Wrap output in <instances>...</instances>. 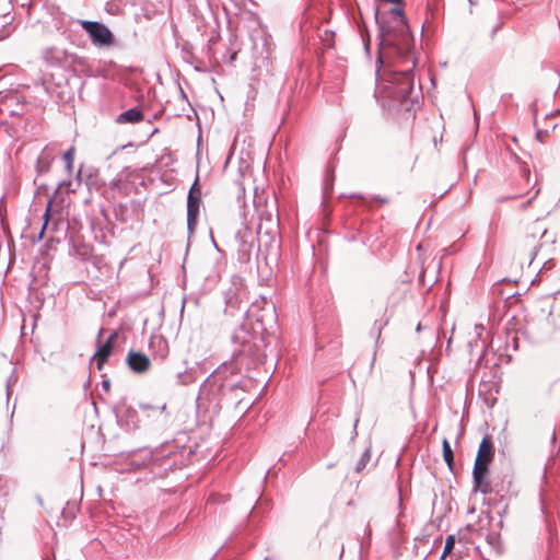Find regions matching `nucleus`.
<instances>
[{"label": "nucleus", "instance_id": "nucleus-42", "mask_svg": "<svg viewBox=\"0 0 560 560\" xmlns=\"http://www.w3.org/2000/svg\"><path fill=\"white\" fill-rule=\"evenodd\" d=\"M539 190L535 191V195L533 196V198H535L537 195H538Z\"/></svg>", "mask_w": 560, "mask_h": 560}, {"label": "nucleus", "instance_id": "nucleus-19", "mask_svg": "<svg viewBox=\"0 0 560 560\" xmlns=\"http://www.w3.org/2000/svg\"><path fill=\"white\" fill-rule=\"evenodd\" d=\"M370 459L371 452L370 448H366L355 465V471L361 472L366 467V464L370 462Z\"/></svg>", "mask_w": 560, "mask_h": 560}, {"label": "nucleus", "instance_id": "nucleus-20", "mask_svg": "<svg viewBox=\"0 0 560 560\" xmlns=\"http://www.w3.org/2000/svg\"><path fill=\"white\" fill-rule=\"evenodd\" d=\"M62 160L65 161L66 163V168L71 172L72 170V166H73V160H74V148H70L68 149L63 155H62Z\"/></svg>", "mask_w": 560, "mask_h": 560}, {"label": "nucleus", "instance_id": "nucleus-28", "mask_svg": "<svg viewBox=\"0 0 560 560\" xmlns=\"http://www.w3.org/2000/svg\"><path fill=\"white\" fill-rule=\"evenodd\" d=\"M553 266V261L552 260H548V261H545L542 268L540 269V273L542 272V270L545 269H550L551 267Z\"/></svg>", "mask_w": 560, "mask_h": 560}, {"label": "nucleus", "instance_id": "nucleus-3", "mask_svg": "<svg viewBox=\"0 0 560 560\" xmlns=\"http://www.w3.org/2000/svg\"><path fill=\"white\" fill-rule=\"evenodd\" d=\"M237 244L236 258L241 264H247L253 256H258L259 246L256 244V235L252 228L244 225L235 234Z\"/></svg>", "mask_w": 560, "mask_h": 560}, {"label": "nucleus", "instance_id": "nucleus-15", "mask_svg": "<svg viewBox=\"0 0 560 560\" xmlns=\"http://www.w3.org/2000/svg\"><path fill=\"white\" fill-rule=\"evenodd\" d=\"M54 156L49 153L48 148H45L36 161V171L38 174L47 173L50 170Z\"/></svg>", "mask_w": 560, "mask_h": 560}, {"label": "nucleus", "instance_id": "nucleus-38", "mask_svg": "<svg viewBox=\"0 0 560 560\" xmlns=\"http://www.w3.org/2000/svg\"><path fill=\"white\" fill-rule=\"evenodd\" d=\"M359 422V419H355V422H354V434H357V424Z\"/></svg>", "mask_w": 560, "mask_h": 560}, {"label": "nucleus", "instance_id": "nucleus-14", "mask_svg": "<svg viewBox=\"0 0 560 560\" xmlns=\"http://www.w3.org/2000/svg\"><path fill=\"white\" fill-rule=\"evenodd\" d=\"M240 389H242L240 383H225L220 385V392L223 399L231 400V402H235L236 405L242 401V398H238L237 395Z\"/></svg>", "mask_w": 560, "mask_h": 560}, {"label": "nucleus", "instance_id": "nucleus-22", "mask_svg": "<svg viewBox=\"0 0 560 560\" xmlns=\"http://www.w3.org/2000/svg\"><path fill=\"white\" fill-rule=\"evenodd\" d=\"M215 382V377L211 380V375L207 377L200 385L198 399H201L209 390V387Z\"/></svg>", "mask_w": 560, "mask_h": 560}, {"label": "nucleus", "instance_id": "nucleus-9", "mask_svg": "<svg viewBox=\"0 0 560 560\" xmlns=\"http://www.w3.org/2000/svg\"><path fill=\"white\" fill-rule=\"evenodd\" d=\"M489 468L474 467L472 479L475 491H480L482 494L491 493V482L488 477Z\"/></svg>", "mask_w": 560, "mask_h": 560}, {"label": "nucleus", "instance_id": "nucleus-11", "mask_svg": "<svg viewBox=\"0 0 560 560\" xmlns=\"http://www.w3.org/2000/svg\"><path fill=\"white\" fill-rule=\"evenodd\" d=\"M200 205V197H187V230L189 234L194 233L196 229Z\"/></svg>", "mask_w": 560, "mask_h": 560}, {"label": "nucleus", "instance_id": "nucleus-2", "mask_svg": "<svg viewBox=\"0 0 560 560\" xmlns=\"http://www.w3.org/2000/svg\"><path fill=\"white\" fill-rule=\"evenodd\" d=\"M260 201L261 198L256 196L254 203L256 210L259 212L260 223L257 226L256 240H258L259 248L262 246L268 255L272 254L275 256L278 255V250L280 248V237H279V217L273 218L272 210L277 211V200H271L270 211L265 213V211L260 210Z\"/></svg>", "mask_w": 560, "mask_h": 560}, {"label": "nucleus", "instance_id": "nucleus-34", "mask_svg": "<svg viewBox=\"0 0 560 560\" xmlns=\"http://www.w3.org/2000/svg\"><path fill=\"white\" fill-rule=\"evenodd\" d=\"M540 246H541L540 244H539V245H535V246H534V248H533V250H532V256H536V255H537V253H538V250H539Z\"/></svg>", "mask_w": 560, "mask_h": 560}, {"label": "nucleus", "instance_id": "nucleus-8", "mask_svg": "<svg viewBox=\"0 0 560 560\" xmlns=\"http://www.w3.org/2000/svg\"><path fill=\"white\" fill-rule=\"evenodd\" d=\"M493 455H494V446H493L492 440L490 436L486 435L482 438V440L479 444V448L477 452L474 467L488 468V465L493 459Z\"/></svg>", "mask_w": 560, "mask_h": 560}, {"label": "nucleus", "instance_id": "nucleus-37", "mask_svg": "<svg viewBox=\"0 0 560 560\" xmlns=\"http://www.w3.org/2000/svg\"><path fill=\"white\" fill-rule=\"evenodd\" d=\"M36 499H37V502H38L40 505H43V499H42L39 495H37V498H36Z\"/></svg>", "mask_w": 560, "mask_h": 560}, {"label": "nucleus", "instance_id": "nucleus-13", "mask_svg": "<svg viewBox=\"0 0 560 560\" xmlns=\"http://www.w3.org/2000/svg\"><path fill=\"white\" fill-rule=\"evenodd\" d=\"M143 119V113L139 107H132L119 114L115 121L119 125L136 124Z\"/></svg>", "mask_w": 560, "mask_h": 560}, {"label": "nucleus", "instance_id": "nucleus-29", "mask_svg": "<svg viewBox=\"0 0 560 560\" xmlns=\"http://www.w3.org/2000/svg\"><path fill=\"white\" fill-rule=\"evenodd\" d=\"M225 302L229 306H234L236 304V299L233 296H226Z\"/></svg>", "mask_w": 560, "mask_h": 560}, {"label": "nucleus", "instance_id": "nucleus-35", "mask_svg": "<svg viewBox=\"0 0 560 560\" xmlns=\"http://www.w3.org/2000/svg\"><path fill=\"white\" fill-rule=\"evenodd\" d=\"M363 44H364L365 50L369 51V49H370L369 40L368 39L365 40L363 38Z\"/></svg>", "mask_w": 560, "mask_h": 560}, {"label": "nucleus", "instance_id": "nucleus-25", "mask_svg": "<svg viewBox=\"0 0 560 560\" xmlns=\"http://www.w3.org/2000/svg\"><path fill=\"white\" fill-rule=\"evenodd\" d=\"M16 381H18V376H16L15 370H13L11 375L9 376L8 381H7V392H8V394L10 393L11 385L13 383H16Z\"/></svg>", "mask_w": 560, "mask_h": 560}, {"label": "nucleus", "instance_id": "nucleus-1", "mask_svg": "<svg viewBox=\"0 0 560 560\" xmlns=\"http://www.w3.org/2000/svg\"><path fill=\"white\" fill-rule=\"evenodd\" d=\"M375 21L380 35L377 62L383 67L376 71L377 101L389 114L415 116L420 108L421 86H415L413 36L407 18L401 8L394 7L382 16L376 10Z\"/></svg>", "mask_w": 560, "mask_h": 560}, {"label": "nucleus", "instance_id": "nucleus-27", "mask_svg": "<svg viewBox=\"0 0 560 560\" xmlns=\"http://www.w3.org/2000/svg\"><path fill=\"white\" fill-rule=\"evenodd\" d=\"M101 385L105 392H108L110 389V381L109 380H103Z\"/></svg>", "mask_w": 560, "mask_h": 560}, {"label": "nucleus", "instance_id": "nucleus-24", "mask_svg": "<svg viewBox=\"0 0 560 560\" xmlns=\"http://www.w3.org/2000/svg\"><path fill=\"white\" fill-rule=\"evenodd\" d=\"M187 197H200L201 198V189L198 184V177H196L195 182L192 183Z\"/></svg>", "mask_w": 560, "mask_h": 560}, {"label": "nucleus", "instance_id": "nucleus-31", "mask_svg": "<svg viewBox=\"0 0 560 560\" xmlns=\"http://www.w3.org/2000/svg\"><path fill=\"white\" fill-rule=\"evenodd\" d=\"M372 200L373 201H378L381 203H387L388 202V200L386 198H381V197H376V196L373 197Z\"/></svg>", "mask_w": 560, "mask_h": 560}, {"label": "nucleus", "instance_id": "nucleus-40", "mask_svg": "<svg viewBox=\"0 0 560 560\" xmlns=\"http://www.w3.org/2000/svg\"><path fill=\"white\" fill-rule=\"evenodd\" d=\"M451 341H452V338H450V339L447 340V347H450Z\"/></svg>", "mask_w": 560, "mask_h": 560}, {"label": "nucleus", "instance_id": "nucleus-32", "mask_svg": "<svg viewBox=\"0 0 560 560\" xmlns=\"http://www.w3.org/2000/svg\"><path fill=\"white\" fill-rule=\"evenodd\" d=\"M259 306H258V303L257 302H254L250 306L249 310H247V312H250V313H254L256 310H258Z\"/></svg>", "mask_w": 560, "mask_h": 560}, {"label": "nucleus", "instance_id": "nucleus-30", "mask_svg": "<svg viewBox=\"0 0 560 560\" xmlns=\"http://www.w3.org/2000/svg\"><path fill=\"white\" fill-rule=\"evenodd\" d=\"M269 312H270V319H273L275 315H276V307L272 303L269 304Z\"/></svg>", "mask_w": 560, "mask_h": 560}, {"label": "nucleus", "instance_id": "nucleus-5", "mask_svg": "<svg viewBox=\"0 0 560 560\" xmlns=\"http://www.w3.org/2000/svg\"><path fill=\"white\" fill-rule=\"evenodd\" d=\"M82 28L89 34L91 42L98 47H109L115 42L112 31L101 22L79 21Z\"/></svg>", "mask_w": 560, "mask_h": 560}, {"label": "nucleus", "instance_id": "nucleus-10", "mask_svg": "<svg viewBox=\"0 0 560 560\" xmlns=\"http://www.w3.org/2000/svg\"><path fill=\"white\" fill-rule=\"evenodd\" d=\"M126 361L135 373H143L150 368V359L142 352L129 351Z\"/></svg>", "mask_w": 560, "mask_h": 560}, {"label": "nucleus", "instance_id": "nucleus-16", "mask_svg": "<svg viewBox=\"0 0 560 560\" xmlns=\"http://www.w3.org/2000/svg\"><path fill=\"white\" fill-rule=\"evenodd\" d=\"M117 418L119 419V421H122V419L125 418L126 425L128 429L136 430L139 428L138 412L132 407H126L124 415L122 416L117 415Z\"/></svg>", "mask_w": 560, "mask_h": 560}, {"label": "nucleus", "instance_id": "nucleus-39", "mask_svg": "<svg viewBox=\"0 0 560 560\" xmlns=\"http://www.w3.org/2000/svg\"><path fill=\"white\" fill-rule=\"evenodd\" d=\"M257 319L264 324V316H262V315H260L259 317H257Z\"/></svg>", "mask_w": 560, "mask_h": 560}, {"label": "nucleus", "instance_id": "nucleus-12", "mask_svg": "<svg viewBox=\"0 0 560 560\" xmlns=\"http://www.w3.org/2000/svg\"><path fill=\"white\" fill-rule=\"evenodd\" d=\"M149 346L153 352L154 359L164 361L167 358L170 353V347L167 340L164 337L152 336Z\"/></svg>", "mask_w": 560, "mask_h": 560}, {"label": "nucleus", "instance_id": "nucleus-33", "mask_svg": "<svg viewBox=\"0 0 560 560\" xmlns=\"http://www.w3.org/2000/svg\"><path fill=\"white\" fill-rule=\"evenodd\" d=\"M501 24L495 25L491 31V38L494 37L495 33L500 30Z\"/></svg>", "mask_w": 560, "mask_h": 560}, {"label": "nucleus", "instance_id": "nucleus-41", "mask_svg": "<svg viewBox=\"0 0 560 560\" xmlns=\"http://www.w3.org/2000/svg\"><path fill=\"white\" fill-rule=\"evenodd\" d=\"M525 174H526L527 176H529V170H526V171H525Z\"/></svg>", "mask_w": 560, "mask_h": 560}, {"label": "nucleus", "instance_id": "nucleus-23", "mask_svg": "<svg viewBox=\"0 0 560 560\" xmlns=\"http://www.w3.org/2000/svg\"><path fill=\"white\" fill-rule=\"evenodd\" d=\"M537 234H540V237H546L548 234V230L544 226H541L539 223H537L534 226V231L530 235L527 236V238L533 237L535 238Z\"/></svg>", "mask_w": 560, "mask_h": 560}, {"label": "nucleus", "instance_id": "nucleus-17", "mask_svg": "<svg viewBox=\"0 0 560 560\" xmlns=\"http://www.w3.org/2000/svg\"><path fill=\"white\" fill-rule=\"evenodd\" d=\"M442 451H443V458L448 466L451 470H453L454 467V453L451 447V444L448 443L447 439H443L442 442Z\"/></svg>", "mask_w": 560, "mask_h": 560}, {"label": "nucleus", "instance_id": "nucleus-36", "mask_svg": "<svg viewBox=\"0 0 560 560\" xmlns=\"http://www.w3.org/2000/svg\"><path fill=\"white\" fill-rule=\"evenodd\" d=\"M417 332H420L422 330V325L419 323L416 327Z\"/></svg>", "mask_w": 560, "mask_h": 560}, {"label": "nucleus", "instance_id": "nucleus-26", "mask_svg": "<svg viewBox=\"0 0 560 560\" xmlns=\"http://www.w3.org/2000/svg\"><path fill=\"white\" fill-rule=\"evenodd\" d=\"M547 135L546 130H537L536 131V139L540 142H542V138Z\"/></svg>", "mask_w": 560, "mask_h": 560}, {"label": "nucleus", "instance_id": "nucleus-4", "mask_svg": "<svg viewBox=\"0 0 560 560\" xmlns=\"http://www.w3.org/2000/svg\"><path fill=\"white\" fill-rule=\"evenodd\" d=\"M43 59L50 66L66 70L74 69L77 65L83 63L82 59L75 54L68 52L66 49L58 47L46 48L43 51Z\"/></svg>", "mask_w": 560, "mask_h": 560}, {"label": "nucleus", "instance_id": "nucleus-18", "mask_svg": "<svg viewBox=\"0 0 560 560\" xmlns=\"http://www.w3.org/2000/svg\"><path fill=\"white\" fill-rule=\"evenodd\" d=\"M50 208H51V200L47 205L46 211H45V213L43 215L44 223L42 225V229H40L38 235L33 240L34 243L40 241L44 237V233H45V231L47 229V225H48V222H49V218H50V214H49Z\"/></svg>", "mask_w": 560, "mask_h": 560}, {"label": "nucleus", "instance_id": "nucleus-21", "mask_svg": "<svg viewBox=\"0 0 560 560\" xmlns=\"http://www.w3.org/2000/svg\"><path fill=\"white\" fill-rule=\"evenodd\" d=\"M454 546H455V537L451 535L445 540V545H444V548H443V551L441 555V559L445 558L454 549Z\"/></svg>", "mask_w": 560, "mask_h": 560}, {"label": "nucleus", "instance_id": "nucleus-6", "mask_svg": "<svg viewBox=\"0 0 560 560\" xmlns=\"http://www.w3.org/2000/svg\"><path fill=\"white\" fill-rule=\"evenodd\" d=\"M138 407L144 413L145 418L156 425L163 428L170 423L171 412L168 411L165 402L161 405L139 402Z\"/></svg>", "mask_w": 560, "mask_h": 560}, {"label": "nucleus", "instance_id": "nucleus-7", "mask_svg": "<svg viewBox=\"0 0 560 560\" xmlns=\"http://www.w3.org/2000/svg\"><path fill=\"white\" fill-rule=\"evenodd\" d=\"M103 329H100L97 336V350L93 355L92 360L96 362L97 370H102L103 365L106 363L107 359L112 354L113 351V340L116 337V332L109 335L105 342H101V337L103 335Z\"/></svg>", "mask_w": 560, "mask_h": 560}]
</instances>
